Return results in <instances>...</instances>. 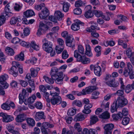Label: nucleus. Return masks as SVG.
<instances>
[{
	"mask_svg": "<svg viewBox=\"0 0 134 134\" xmlns=\"http://www.w3.org/2000/svg\"><path fill=\"white\" fill-rule=\"evenodd\" d=\"M58 69L55 67H54L52 68L50 74L51 78L55 81L57 83L62 85L63 84L64 79L65 81H67L69 77L66 75L63 76L62 72H58Z\"/></svg>",
	"mask_w": 134,
	"mask_h": 134,
	"instance_id": "obj_1",
	"label": "nucleus"
},
{
	"mask_svg": "<svg viewBox=\"0 0 134 134\" xmlns=\"http://www.w3.org/2000/svg\"><path fill=\"white\" fill-rule=\"evenodd\" d=\"M99 117L100 118L108 119L110 117V114L107 111H106L101 114L100 115Z\"/></svg>",
	"mask_w": 134,
	"mask_h": 134,
	"instance_id": "obj_28",
	"label": "nucleus"
},
{
	"mask_svg": "<svg viewBox=\"0 0 134 134\" xmlns=\"http://www.w3.org/2000/svg\"><path fill=\"white\" fill-rule=\"evenodd\" d=\"M31 47L36 50H39V48L38 46L37 45L35 42L32 41L30 43H29V47Z\"/></svg>",
	"mask_w": 134,
	"mask_h": 134,
	"instance_id": "obj_32",
	"label": "nucleus"
},
{
	"mask_svg": "<svg viewBox=\"0 0 134 134\" xmlns=\"http://www.w3.org/2000/svg\"><path fill=\"white\" fill-rule=\"evenodd\" d=\"M64 49V46H56L55 48L56 53L58 54H60L63 51Z\"/></svg>",
	"mask_w": 134,
	"mask_h": 134,
	"instance_id": "obj_48",
	"label": "nucleus"
},
{
	"mask_svg": "<svg viewBox=\"0 0 134 134\" xmlns=\"http://www.w3.org/2000/svg\"><path fill=\"white\" fill-rule=\"evenodd\" d=\"M84 15L86 18H89L93 17V15L92 11H89L86 12L85 13Z\"/></svg>",
	"mask_w": 134,
	"mask_h": 134,
	"instance_id": "obj_50",
	"label": "nucleus"
},
{
	"mask_svg": "<svg viewBox=\"0 0 134 134\" xmlns=\"http://www.w3.org/2000/svg\"><path fill=\"white\" fill-rule=\"evenodd\" d=\"M81 22L78 20H77L76 21L73 23L71 26V29L74 31H77L80 29V24Z\"/></svg>",
	"mask_w": 134,
	"mask_h": 134,
	"instance_id": "obj_17",
	"label": "nucleus"
},
{
	"mask_svg": "<svg viewBox=\"0 0 134 134\" xmlns=\"http://www.w3.org/2000/svg\"><path fill=\"white\" fill-rule=\"evenodd\" d=\"M93 12L97 17H99L103 16V13L101 11L95 10L93 11Z\"/></svg>",
	"mask_w": 134,
	"mask_h": 134,
	"instance_id": "obj_53",
	"label": "nucleus"
},
{
	"mask_svg": "<svg viewBox=\"0 0 134 134\" xmlns=\"http://www.w3.org/2000/svg\"><path fill=\"white\" fill-rule=\"evenodd\" d=\"M5 18L4 16H0V27L5 23Z\"/></svg>",
	"mask_w": 134,
	"mask_h": 134,
	"instance_id": "obj_57",
	"label": "nucleus"
},
{
	"mask_svg": "<svg viewBox=\"0 0 134 134\" xmlns=\"http://www.w3.org/2000/svg\"><path fill=\"white\" fill-rule=\"evenodd\" d=\"M14 58L15 60L19 61H23L24 59V54L23 52H21L20 53L15 56Z\"/></svg>",
	"mask_w": 134,
	"mask_h": 134,
	"instance_id": "obj_25",
	"label": "nucleus"
},
{
	"mask_svg": "<svg viewBox=\"0 0 134 134\" xmlns=\"http://www.w3.org/2000/svg\"><path fill=\"white\" fill-rule=\"evenodd\" d=\"M64 14L59 11H57L55 12L54 15L58 20H60L64 16Z\"/></svg>",
	"mask_w": 134,
	"mask_h": 134,
	"instance_id": "obj_29",
	"label": "nucleus"
},
{
	"mask_svg": "<svg viewBox=\"0 0 134 134\" xmlns=\"http://www.w3.org/2000/svg\"><path fill=\"white\" fill-rule=\"evenodd\" d=\"M40 70V68L38 67L32 68H31L30 70L31 76L34 77L37 76L38 71Z\"/></svg>",
	"mask_w": 134,
	"mask_h": 134,
	"instance_id": "obj_18",
	"label": "nucleus"
},
{
	"mask_svg": "<svg viewBox=\"0 0 134 134\" xmlns=\"http://www.w3.org/2000/svg\"><path fill=\"white\" fill-rule=\"evenodd\" d=\"M21 21V19L20 16L12 17L11 18L10 22L11 24L14 25L17 22H20Z\"/></svg>",
	"mask_w": 134,
	"mask_h": 134,
	"instance_id": "obj_20",
	"label": "nucleus"
},
{
	"mask_svg": "<svg viewBox=\"0 0 134 134\" xmlns=\"http://www.w3.org/2000/svg\"><path fill=\"white\" fill-rule=\"evenodd\" d=\"M130 118L128 117L124 118L122 121V124L124 125H126L128 124L130 121Z\"/></svg>",
	"mask_w": 134,
	"mask_h": 134,
	"instance_id": "obj_55",
	"label": "nucleus"
},
{
	"mask_svg": "<svg viewBox=\"0 0 134 134\" xmlns=\"http://www.w3.org/2000/svg\"><path fill=\"white\" fill-rule=\"evenodd\" d=\"M72 104L73 106L76 105L79 107H81L82 106V104L81 102L77 100L73 101L72 102Z\"/></svg>",
	"mask_w": 134,
	"mask_h": 134,
	"instance_id": "obj_37",
	"label": "nucleus"
},
{
	"mask_svg": "<svg viewBox=\"0 0 134 134\" xmlns=\"http://www.w3.org/2000/svg\"><path fill=\"white\" fill-rule=\"evenodd\" d=\"M86 117V115L80 113L75 116L74 120L76 122L81 121L83 120Z\"/></svg>",
	"mask_w": 134,
	"mask_h": 134,
	"instance_id": "obj_15",
	"label": "nucleus"
},
{
	"mask_svg": "<svg viewBox=\"0 0 134 134\" xmlns=\"http://www.w3.org/2000/svg\"><path fill=\"white\" fill-rule=\"evenodd\" d=\"M2 108L6 110H9L10 109V107L6 103H3L1 105Z\"/></svg>",
	"mask_w": 134,
	"mask_h": 134,
	"instance_id": "obj_59",
	"label": "nucleus"
},
{
	"mask_svg": "<svg viewBox=\"0 0 134 134\" xmlns=\"http://www.w3.org/2000/svg\"><path fill=\"white\" fill-rule=\"evenodd\" d=\"M98 88L95 86L86 87L85 89L82 90L83 94L85 95L87 94H90L93 91L96 90Z\"/></svg>",
	"mask_w": 134,
	"mask_h": 134,
	"instance_id": "obj_8",
	"label": "nucleus"
},
{
	"mask_svg": "<svg viewBox=\"0 0 134 134\" xmlns=\"http://www.w3.org/2000/svg\"><path fill=\"white\" fill-rule=\"evenodd\" d=\"M5 50L7 54L10 55H13L15 53L13 49L9 47H7L5 48Z\"/></svg>",
	"mask_w": 134,
	"mask_h": 134,
	"instance_id": "obj_33",
	"label": "nucleus"
},
{
	"mask_svg": "<svg viewBox=\"0 0 134 134\" xmlns=\"http://www.w3.org/2000/svg\"><path fill=\"white\" fill-rule=\"evenodd\" d=\"M122 114L120 112L117 114H114L113 115V117L115 120H118V119H121L122 117Z\"/></svg>",
	"mask_w": 134,
	"mask_h": 134,
	"instance_id": "obj_47",
	"label": "nucleus"
},
{
	"mask_svg": "<svg viewBox=\"0 0 134 134\" xmlns=\"http://www.w3.org/2000/svg\"><path fill=\"white\" fill-rule=\"evenodd\" d=\"M45 7V4L43 3H42L40 4L36 5L35 6V9L38 10H40L42 7Z\"/></svg>",
	"mask_w": 134,
	"mask_h": 134,
	"instance_id": "obj_46",
	"label": "nucleus"
},
{
	"mask_svg": "<svg viewBox=\"0 0 134 134\" xmlns=\"http://www.w3.org/2000/svg\"><path fill=\"white\" fill-rule=\"evenodd\" d=\"M35 106L38 109H41L43 108L42 103L40 102H37L35 103Z\"/></svg>",
	"mask_w": 134,
	"mask_h": 134,
	"instance_id": "obj_49",
	"label": "nucleus"
},
{
	"mask_svg": "<svg viewBox=\"0 0 134 134\" xmlns=\"http://www.w3.org/2000/svg\"><path fill=\"white\" fill-rule=\"evenodd\" d=\"M49 14V10L46 8H45L44 10H42L41 13L39 14L40 17L42 19L46 18Z\"/></svg>",
	"mask_w": 134,
	"mask_h": 134,
	"instance_id": "obj_16",
	"label": "nucleus"
},
{
	"mask_svg": "<svg viewBox=\"0 0 134 134\" xmlns=\"http://www.w3.org/2000/svg\"><path fill=\"white\" fill-rule=\"evenodd\" d=\"M78 52L80 53L81 54L83 55L84 54V49L83 46L81 44H79L78 45L77 48Z\"/></svg>",
	"mask_w": 134,
	"mask_h": 134,
	"instance_id": "obj_39",
	"label": "nucleus"
},
{
	"mask_svg": "<svg viewBox=\"0 0 134 134\" xmlns=\"http://www.w3.org/2000/svg\"><path fill=\"white\" fill-rule=\"evenodd\" d=\"M20 40L17 37L13 38L11 40V42L12 43L16 44L18 43H20Z\"/></svg>",
	"mask_w": 134,
	"mask_h": 134,
	"instance_id": "obj_62",
	"label": "nucleus"
},
{
	"mask_svg": "<svg viewBox=\"0 0 134 134\" xmlns=\"http://www.w3.org/2000/svg\"><path fill=\"white\" fill-rule=\"evenodd\" d=\"M36 98V97L35 95H33L28 99V102L29 103H32L34 102Z\"/></svg>",
	"mask_w": 134,
	"mask_h": 134,
	"instance_id": "obj_51",
	"label": "nucleus"
},
{
	"mask_svg": "<svg viewBox=\"0 0 134 134\" xmlns=\"http://www.w3.org/2000/svg\"><path fill=\"white\" fill-rule=\"evenodd\" d=\"M41 131L43 134H48L50 133L49 129H48L41 128Z\"/></svg>",
	"mask_w": 134,
	"mask_h": 134,
	"instance_id": "obj_64",
	"label": "nucleus"
},
{
	"mask_svg": "<svg viewBox=\"0 0 134 134\" xmlns=\"http://www.w3.org/2000/svg\"><path fill=\"white\" fill-rule=\"evenodd\" d=\"M106 84L110 87H116L119 85V83L117 82H115V79L113 78L110 81L106 82Z\"/></svg>",
	"mask_w": 134,
	"mask_h": 134,
	"instance_id": "obj_12",
	"label": "nucleus"
},
{
	"mask_svg": "<svg viewBox=\"0 0 134 134\" xmlns=\"http://www.w3.org/2000/svg\"><path fill=\"white\" fill-rule=\"evenodd\" d=\"M29 94L26 92L25 89H23L22 92V93L20 94L19 97V103L21 104H22L23 102V99L24 97L28 96Z\"/></svg>",
	"mask_w": 134,
	"mask_h": 134,
	"instance_id": "obj_11",
	"label": "nucleus"
},
{
	"mask_svg": "<svg viewBox=\"0 0 134 134\" xmlns=\"http://www.w3.org/2000/svg\"><path fill=\"white\" fill-rule=\"evenodd\" d=\"M114 127V125L112 124H106L104 127L105 134H111L112 133V129Z\"/></svg>",
	"mask_w": 134,
	"mask_h": 134,
	"instance_id": "obj_9",
	"label": "nucleus"
},
{
	"mask_svg": "<svg viewBox=\"0 0 134 134\" xmlns=\"http://www.w3.org/2000/svg\"><path fill=\"white\" fill-rule=\"evenodd\" d=\"M28 109V108L26 107L25 106L22 107L19 106L18 107L16 111L14 112V114L16 115L19 113L21 112L23 110H26Z\"/></svg>",
	"mask_w": 134,
	"mask_h": 134,
	"instance_id": "obj_27",
	"label": "nucleus"
},
{
	"mask_svg": "<svg viewBox=\"0 0 134 134\" xmlns=\"http://www.w3.org/2000/svg\"><path fill=\"white\" fill-rule=\"evenodd\" d=\"M90 119V123L91 125L96 123L98 120V117L95 115L91 116Z\"/></svg>",
	"mask_w": 134,
	"mask_h": 134,
	"instance_id": "obj_30",
	"label": "nucleus"
},
{
	"mask_svg": "<svg viewBox=\"0 0 134 134\" xmlns=\"http://www.w3.org/2000/svg\"><path fill=\"white\" fill-rule=\"evenodd\" d=\"M8 75L6 74L1 75L0 76V83L6 82L5 81L8 78Z\"/></svg>",
	"mask_w": 134,
	"mask_h": 134,
	"instance_id": "obj_38",
	"label": "nucleus"
},
{
	"mask_svg": "<svg viewBox=\"0 0 134 134\" xmlns=\"http://www.w3.org/2000/svg\"><path fill=\"white\" fill-rule=\"evenodd\" d=\"M126 54L128 58L132 56L133 54L132 52L131 49L130 48H127L126 50Z\"/></svg>",
	"mask_w": 134,
	"mask_h": 134,
	"instance_id": "obj_60",
	"label": "nucleus"
},
{
	"mask_svg": "<svg viewBox=\"0 0 134 134\" xmlns=\"http://www.w3.org/2000/svg\"><path fill=\"white\" fill-rule=\"evenodd\" d=\"M113 79L111 75L109 74H107L104 78L105 82L110 81Z\"/></svg>",
	"mask_w": 134,
	"mask_h": 134,
	"instance_id": "obj_56",
	"label": "nucleus"
},
{
	"mask_svg": "<svg viewBox=\"0 0 134 134\" xmlns=\"http://www.w3.org/2000/svg\"><path fill=\"white\" fill-rule=\"evenodd\" d=\"M76 109L75 108H70L68 111V114L71 116H73L76 113Z\"/></svg>",
	"mask_w": 134,
	"mask_h": 134,
	"instance_id": "obj_34",
	"label": "nucleus"
},
{
	"mask_svg": "<svg viewBox=\"0 0 134 134\" xmlns=\"http://www.w3.org/2000/svg\"><path fill=\"white\" fill-rule=\"evenodd\" d=\"M10 7V6L9 4H7L5 7V11L7 15H8L9 13H10L11 10Z\"/></svg>",
	"mask_w": 134,
	"mask_h": 134,
	"instance_id": "obj_54",
	"label": "nucleus"
},
{
	"mask_svg": "<svg viewBox=\"0 0 134 134\" xmlns=\"http://www.w3.org/2000/svg\"><path fill=\"white\" fill-rule=\"evenodd\" d=\"M101 47L99 46H97L95 48L94 50L96 53V56L97 57L101 55Z\"/></svg>",
	"mask_w": 134,
	"mask_h": 134,
	"instance_id": "obj_36",
	"label": "nucleus"
},
{
	"mask_svg": "<svg viewBox=\"0 0 134 134\" xmlns=\"http://www.w3.org/2000/svg\"><path fill=\"white\" fill-rule=\"evenodd\" d=\"M74 127L78 132H80L82 131V128L79 123H76L74 125Z\"/></svg>",
	"mask_w": 134,
	"mask_h": 134,
	"instance_id": "obj_43",
	"label": "nucleus"
},
{
	"mask_svg": "<svg viewBox=\"0 0 134 134\" xmlns=\"http://www.w3.org/2000/svg\"><path fill=\"white\" fill-rule=\"evenodd\" d=\"M97 26L98 24H97L94 23L91 26V27H87L86 28V31L89 32H92L91 34L92 36L97 38L99 37V34L97 33L93 32H94L96 30H99V28Z\"/></svg>",
	"mask_w": 134,
	"mask_h": 134,
	"instance_id": "obj_3",
	"label": "nucleus"
},
{
	"mask_svg": "<svg viewBox=\"0 0 134 134\" xmlns=\"http://www.w3.org/2000/svg\"><path fill=\"white\" fill-rule=\"evenodd\" d=\"M17 63V62L15 61L12 62V66L8 70L9 73L13 75L14 77L17 76L18 74V69L16 67Z\"/></svg>",
	"mask_w": 134,
	"mask_h": 134,
	"instance_id": "obj_6",
	"label": "nucleus"
},
{
	"mask_svg": "<svg viewBox=\"0 0 134 134\" xmlns=\"http://www.w3.org/2000/svg\"><path fill=\"white\" fill-rule=\"evenodd\" d=\"M90 2L93 5L98 6L100 5L98 0H90Z\"/></svg>",
	"mask_w": 134,
	"mask_h": 134,
	"instance_id": "obj_61",
	"label": "nucleus"
},
{
	"mask_svg": "<svg viewBox=\"0 0 134 134\" xmlns=\"http://www.w3.org/2000/svg\"><path fill=\"white\" fill-rule=\"evenodd\" d=\"M117 104L116 103L113 104L111 107L110 110L111 112L112 113L116 111L117 109Z\"/></svg>",
	"mask_w": 134,
	"mask_h": 134,
	"instance_id": "obj_58",
	"label": "nucleus"
},
{
	"mask_svg": "<svg viewBox=\"0 0 134 134\" xmlns=\"http://www.w3.org/2000/svg\"><path fill=\"white\" fill-rule=\"evenodd\" d=\"M116 104L119 107H122L128 103L127 99L123 97H119L116 102Z\"/></svg>",
	"mask_w": 134,
	"mask_h": 134,
	"instance_id": "obj_7",
	"label": "nucleus"
},
{
	"mask_svg": "<svg viewBox=\"0 0 134 134\" xmlns=\"http://www.w3.org/2000/svg\"><path fill=\"white\" fill-rule=\"evenodd\" d=\"M34 117L36 120L37 121L41 119H44L45 118L44 113L42 111L36 112Z\"/></svg>",
	"mask_w": 134,
	"mask_h": 134,
	"instance_id": "obj_10",
	"label": "nucleus"
},
{
	"mask_svg": "<svg viewBox=\"0 0 134 134\" xmlns=\"http://www.w3.org/2000/svg\"><path fill=\"white\" fill-rule=\"evenodd\" d=\"M74 40L72 37L68 38L66 40V45L69 47H71L72 45V42Z\"/></svg>",
	"mask_w": 134,
	"mask_h": 134,
	"instance_id": "obj_41",
	"label": "nucleus"
},
{
	"mask_svg": "<svg viewBox=\"0 0 134 134\" xmlns=\"http://www.w3.org/2000/svg\"><path fill=\"white\" fill-rule=\"evenodd\" d=\"M85 46L86 47L85 54L89 57H92V54L91 52V46L88 44H86Z\"/></svg>",
	"mask_w": 134,
	"mask_h": 134,
	"instance_id": "obj_21",
	"label": "nucleus"
},
{
	"mask_svg": "<svg viewBox=\"0 0 134 134\" xmlns=\"http://www.w3.org/2000/svg\"><path fill=\"white\" fill-rule=\"evenodd\" d=\"M19 44L23 47L27 48L29 47V43L22 40H20Z\"/></svg>",
	"mask_w": 134,
	"mask_h": 134,
	"instance_id": "obj_40",
	"label": "nucleus"
},
{
	"mask_svg": "<svg viewBox=\"0 0 134 134\" xmlns=\"http://www.w3.org/2000/svg\"><path fill=\"white\" fill-rule=\"evenodd\" d=\"M131 71L128 69L127 67L124 68L123 75L126 77H127L130 74Z\"/></svg>",
	"mask_w": 134,
	"mask_h": 134,
	"instance_id": "obj_44",
	"label": "nucleus"
},
{
	"mask_svg": "<svg viewBox=\"0 0 134 134\" xmlns=\"http://www.w3.org/2000/svg\"><path fill=\"white\" fill-rule=\"evenodd\" d=\"M94 72L96 76H100L102 73L101 69L100 66L98 65H95Z\"/></svg>",
	"mask_w": 134,
	"mask_h": 134,
	"instance_id": "obj_23",
	"label": "nucleus"
},
{
	"mask_svg": "<svg viewBox=\"0 0 134 134\" xmlns=\"http://www.w3.org/2000/svg\"><path fill=\"white\" fill-rule=\"evenodd\" d=\"M48 28V27L46 25L40 22L39 28L37 30V36H40L45 34Z\"/></svg>",
	"mask_w": 134,
	"mask_h": 134,
	"instance_id": "obj_5",
	"label": "nucleus"
},
{
	"mask_svg": "<svg viewBox=\"0 0 134 134\" xmlns=\"http://www.w3.org/2000/svg\"><path fill=\"white\" fill-rule=\"evenodd\" d=\"M9 86L8 84L6 82H3L2 83H0V87L3 89L7 88Z\"/></svg>",
	"mask_w": 134,
	"mask_h": 134,
	"instance_id": "obj_63",
	"label": "nucleus"
},
{
	"mask_svg": "<svg viewBox=\"0 0 134 134\" xmlns=\"http://www.w3.org/2000/svg\"><path fill=\"white\" fill-rule=\"evenodd\" d=\"M24 14L26 17H29L35 15L34 11L31 10H28L24 13Z\"/></svg>",
	"mask_w": 134,
	"mask_h": 134,
	"instance_id": "obj_26",
	"label": "nucleus"
},
{
	"mask_svg": "<svg viewBox=\"0 0 134 134\" xmlns=\"http://www.w3.org/2000/svg\"><path fill=\"white\" fill-rule=\"evenodd\" d=\"M42 42L43 43L42 46L44 50L48 53L52 51V43L50 41H48L46 38L43 39Z\"/></svg>",
	"mask_w": 134,
	"mask_h": 134,
	"instance_id": "obj_4",
	"label": "nucleus"
},
{
	"mask_svg": "<svg viewBox=\"0 0 134 134\" xmlns=\"http://www.w3.org/2000/svg\"><path fill=\"white\" fill-rule=\"evenodd\" d=\"M62 101L61 97L59 96L57 98H53L51 99L50 102L53 105L60 103Z\"/></svg>",
	"mask_w": 134,
	"mask_h": 134,
	"instance_id": "obj_14",
	"label": "nucleus"
},
{
	"mask_svg": "<svg viewBox=\"0 0 134 134\" xmlns=\"http://www.w3.org/2000/svg\"><path fill=\"white\" fill-rule=\"evenodd\" d=\"M63 6V9L65 12H67L69 10L70 7V4L67 2H64Z\"/></svg>",
	"mask_w": 134,
	"mask_h": 134,
	"instance_id": "obj_35",
	"label": "nucleus"
},
{
	"mask_svg": "<svg viewBox=\"0 0 134 134\" xmlns=\"http://www.w3.org/2000/svg\"><path fill=\"white\" fill-rule=\"evenodd\" d=\"M6 128L10 132L13 134H18L20 133L19 131L14 130V127L13 125L10 124L8 125H7Z\"/></svg>",
	"mask_w": 134,
	"mask_h": 134,
	"instance_id": "obj_22",
	"label": "nucleus"
},
{
	"mask_svg": "<svg viewBox=\"0 0 134 134\" xmlns=\"http://www.w3.org/2000/svg\"><path fill=\"white\" fill-rule=\"evenodd\" d=\"M26 122L29 126H34L35 125L34 120L32 118H28L26 120Z\"/></svg>",
	"mask_w": 134,
	"mask_h": 134,
	"instance_id": "obj_31",
	"label": "nucleus"
},
{
	"mask_svg": "<svg viewBox=\"0 0 134 134\" xmlns=\"http://www.w3.org/2000/svg\"><path fill=\"white\" fill-rule=\"evenodd\" d=\"M99 93L98 91H95L92 93V96L91 97L92 99H96L98 98L97 96L99 95Z\"/></svg>",
	"mask_w": 134,
	"mask_h": 134,
	"instance_id": "obj_45",
	"label": "nucleus"
},
{
	"mask_svg": "<svg viewBox=\"0 0 134 134\" xmlns=\"http://www.w3.org/2000/svg\"><path fill=\"white\" fill-rule=\"evenodd\" d=\"M23 31L24 34L22 33H19V36L21 38H25L30 34L29 30L27 28H26L24 29Z\"/></svg>",
	"mask_w": 134,
	"mask_h": 134,
	"instance_id": "obj_24",
	"label": "nucleus"
},
{
	"mask_svg": "<svg viewBox=\"0 0 134 134\" xmlns=\"http://www.w3.org/2000/svg\"><path fill=\"white\" fill-rule=\"evenodd\" d=\"M118 44L122 46L123 48H126L127 46V44L125 42L124 43L123 40L119 39L118 41Z\"/></svg>",
	"mask_w": 134,
	"mask_h": 134,
	"instance_id": "obj_52",
	"label": "nucleus"
},
{
	"mask_svg": "<svg viewBox=\"0 0 134 134\" xmlns=\"http://www.w3.org/2000/svg\"><path fill=\"white\" fill-rule=\"evenodd\" d=\"M74 57L77 58V60L79 62H81L84 64H87L90 62V60L89 58L81 56L78 52L77 50L74 51Z\"/></svg>",
	"mask_w": 134,
	"mask_h": 134,
	"instance_id": "obj_2",
	"label": "nucleus"
},
{
	"mask_svg": "<svg viewBox=\"0 0 134 134\" xmlns=\"http://www.w3.org/2000/svg\"><path fill=\"white\" fill-rule=\"evenodd\" d=\"M3 122H10L14 120V118L11 115L7 114L4 115L3 116Z\"/></svg>",
	"mask_w": 134,
	"mask_h": 134,
	"instance_id": "obj_19",
	"label": "nucleus"
},
{
	"mask_svg": "<svg viewBox=\"0 0 134 134\" xmlns=\"http://www.w3.org/2000/svg\"><path fill=\"white\" fill-rule=\"evenodd\" d=\"M43 78L45 81L48 83L49 84H52L54 82V80L52 78L51 79L48 77L46 76H44Z\"/></svg>",
	"mask_w": 134,
	"mask_h": 134,
	"instance_id": "obj_42",
	"label": "nucleus"
},
{
	"mask_svg": "<svg viewBox=\"0 0 134 134\" xmlns=\"http://www.w3.org/2000/svg\"><path fill=\"white\" fill-rule=\"evenodd\" d=\"M26 116L24 113L20 114L17 115L15 118V120L17 122H22L25 120Z\"/></svg>",
	"mask_w": 134,
	"mask_h": 134,
	"instance_id": "obj_13",
	"label": "nucleus"
}]
</instances>
